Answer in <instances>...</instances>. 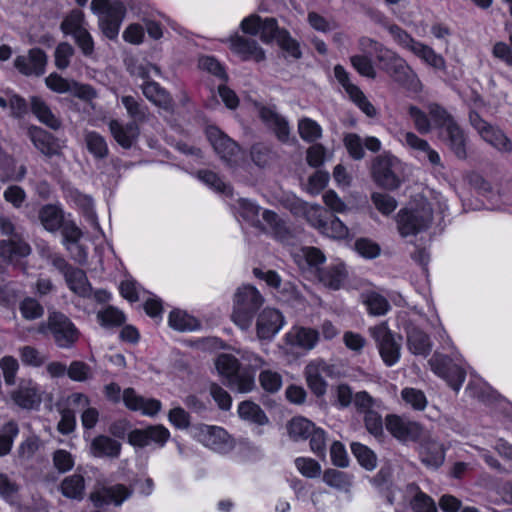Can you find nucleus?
<instances>
[{
	"mask_svg": "<svg viewBox=\"0 0 512 512\" xmlns=\"http://www.w3.org/2000/svg\"><path fill=\"white\" fill-rule=\"evenodd\" d=\"M91 10L98 16L99 28L111 40L118 37L126 8L120 0H92Z\"/></svg>",
	"mask_w": 512,
	"mask_h": 512,
	"instance_id": "f257e3e1",
	"label": "nucleus"
},
{
	"mask_svg": "<svg viewBox=\"0 0 512 512\" xmlns=\"http://www.w3.org/2000/svg\"><path fill=\"white\" fill-rule=\"evenodd\" d=\"M37 331L43 335H51L60 348H70L79 338V331L71 320L61 312H50L47 320L41 322Z\"/></svg>",
	"mask_w": 512,
	"mask_h": 512,
	"instance_id": "f03ea898",
	"label": "nucleus"
},
{
	"mask_svg": "<svg viewBox=\"0 0 512 512\" xmlns=\"http://www.w3.org/2000/svg\"><path fill=\"white\" fill-rule=\"evenodd\" d=\"M433 219L431 205L422 201L417 206L401 209L396 215L398 232L402 237L416 235L427 229Z\"/></svg>",
	"mask_w": 512,
	"mask_h": 512,
	"instance_id": "7ed1b4c3",
	"label": "nucleus"
},
{
	"mask_svg": "<svg viewBox=\"0 0 512 512\" xmlns=\"http://www.w3.org/2000/svg\"><path fill=\"white\" fill-rule=\"evenodd\" d=\"M263 302L264 299L256 288L252 286L239 288L235 294L234 310L231 315L233 322L242 330L248 329L255 312Z\"/></svg>",
	"mask_w": 512,
	"mask_h": 512,
	"instance_id": "20e7f679",
	"label": "nucleus"
},
{
	"mask_svg": "<svg viewBox=\"0 0 512 512\" xmlns=\"http://www.w3.org/2000/svg\"><path fill=\"white\" fill-rule=\"evenodd\" d=\"M91 403L90 398L81 392H73L61 397L55 404L60 415L57 429L62 434H70L76 427V411H81Z\"/></svg>",
	"mask_w": 512,
	"mask_h": 512,
	"instance_id": "39448f33",
	"label": "nucleus"
},
{
	"mask_svg": "<svg viewBox=\"0 0 512 512\" xmlns=\"http://www.w3.org/2000/svg\"><path fill=\"white\" fill-rule=\"evenodd\" d=\"M401 161L391 154L377 156L371 167V175L374 182L387 190H395L401 184L399 171Z\"/></svg>",
	"mask_w": 512,
	"mask_h": 512,
	"instance_id": "423d86ee",
	"label": "nucleus"
},
{
	"mask_svg": "<svg viewBox=\"0 0 512 512\" xmlns=\"http://www.w3.org/2000/svg\"><path fill=\"white\" fill-rule=\"evenodd\" d=\"M377 60L382 64L383 70L399 85L414 88L419 82L417 74L408 65L405 59L392 50L383 51Z\"/></svg>",
	"mask_w": 512,
	"mask_h": 512,
	"instance_id": "0eeeda50",
	"label": "nucleus"
},
{
	"mask_svg": "<svg viewBox=\"0 0 512 512\" xmlns=\"http://www.w3.org/2000/svg\"><path fill=\"white\" fill-rule=\"evenodd\" d=\"M369 333L376 342L383 362L389 367L395 365L401 355V338L397 339L385 323L369 328Z\"/></svg>",
	"mask_w": 512,
	"mask_h": 512,
	"instance_id": "6e6552de",
	"label": "nucleus"
},
{
	"mask_svg": "<svg viewBox=\"0 0 512 512\" xmlns=\"http://www.w3.org/2000/svg\"><path fill=\"white\" fill-rule=\"evenodd\" d=\"M385 426L387 431L401 442L424 441L430 438L429 432L418 422L396 414L386 416Z\"/></svg>",
	"mask_w": 512,
	"mask_h": 512,
	"instance_id": "1a4fd4ad",
	"label": "nucleus"
},
{
	"mask_svg": "<svg viewBox=\"0 0 512 512\" xmlns=\"http://www.w3.org/2000/svg\"><path fill=\"white\" fill-rule=\"evenodd\" d=\"M469 121L472 127L477 131L482 140L492 146L500 153L512 152V141L497 126H494L484 119L477 112H470Z\"/></svg>",
	"mask_w": 512,
	"mask_h": 512,
	"instance_id": "9d476101",
	"label": "nucleus"
},
{
	"mask_svg": "<svg viewBox=\"0 0 512 512\" xmlns=\"http://www.w3.org/2000/svg\"><path fill=\"white\" fill-rule=\"evenodd\" d=\"M0 231L9 237L7 240L0 241L1 257L11 260L14 257H25L30 254L29 244L21 238L9 217L0 216Z\"/></svg>",
	"mask_w": 512,
	"mask_h": 512,
	"instance_id": "9b49d317",
	"label": "nucleus"
},
{
	"mask_svg": "<svg viewBox=\"0 0 512 512\" xmlns=\"http://www.w3.org/2000/svg\"><path fill=\"white\" fill-rule=\"evenodd\" d=\"M287 432L294 441L310 439V448H324L326 445V434L323 429L318 428L313 422L305 417H293L287 423Z\"/></svg>",
	"mask_w": 512,
	"mask_h": 512,
	"instance_id": "f8f14e48",
	"label": "nucleus"
},
{
	"mask_svg": "<svg viewBox=\"0 0 512 512\" xmlns=\"http://www.w3.org/2000/svg\"><path fill=\"white\" fill-rule=\"evenodd\" d=\"M334 376L335 367L322 359L310 361L304 369L307 386L317 397L323 396L327 391L325 377Z\"/></svg>",
	"mask_w": 512,
	"mask_h": 512,
	"instance_id": "ddd939ff",
	"label": "nucleus"
},
{
	"mask_svg": "<svg viewBox=\"0 0 512 512\" xmlns=\"http://www.w3.org/2000/svg\"><path fill=\"white\" fill-rule=\"evenodd\" d=\"M429 365L436 375L443 378L455 391H459L466 377L465 371L459 365L438 352L430 358Z\"/></svg>",
	"mask_w": 512,
	"mask_h": 512,
	"instance_id": "4468645a",
	"label": "nucleus"
},
{
	"mask_svg": "<svg viewBox=\"0 0 512 512\" xmlns=\"http://www.w3.org/2000/svg\"><path fill=\"white\" fill-rule=\"evenodd\" d=\"M12 401L25 410H37L42 403V392L33 380L22 379L11 392Z\"/></svg>",
	"mask_w": 512,
	"mask_h": 512,
	"instance_id": "2eb2a0df",
	"label": "nucleus"
},
{
	"mask_svg": "<svg viewBox=\"0 0 512 512\" xmlns=\"http://www.w3.org/2000/svg\"><path fill=\"white\" fill-rule=\"evenodd\" d=\"M334 75L337 81L343 86L351 100L365 113L368 117H375L377 110L373 104L366 98L363 92L353 83H351L349 74L342 65L334 67Z\"/></svg>",
	"mask_w": 512,
	"mask_h": 512,
	"instance_id": "dca6fc26",
	"label": "nucleus"
},
{
	"mask_svg": "<svg viewBox=\"0 0 512 512\" xmlns=\"http://www.w3.org/2000/svg\"><path fill=\"white\" fill-rule=\"evenodd\" d=\"M207 137L215 152L228 164L236 163L241 152L239 146L217 127L207 129Z\"/></svg>",
	"mask_w": 512,
	"mask_h": 512,
	"instance_id": "f3484780",
	"label": "nucleus"
},
{
	"mask_svg": "<svg viewBox=\"0 0 512 512\" xmlns=\"http://www.w3.org/2000/svg\"><path fill=\"white\" fill-rule=\"evenodd\" d=\"M170 437V432L162 425L149 426L145 429H135L128 433V442L132 446L145 447L150 445L162 446Z\"/></svg>",
	"mask_w": 512,
	"mask_h": 512,
	"instance_id": "a211bd4d",
	"label": "nucleus"
},
{
	"mask_svg": "<svg viewBox=\"0 0 512 512\" xmlns=\"http://www.w3.org/2000/svg\"><path fill=\"white\" fill-rule=\"evenodd\" d=\"M284 324V316L279 310L265 308L257 317V336L261 340H271L281 330Z\"/></svg>",
	"mask_w": 512,
	"mask_h": 512,
	"instance_id": "6ab92c4d",
	"label": "nucleus"
},
{
	"mask_svg": "<svg viewBox=\"0 0 512 512\" xmlns=\"http://www.w3.org/2000/svg\"><path fill=\"white\" fill-rule=\"evenodd\" d=\"M47 55L39 48L30 49L28 55L17 56L14 60L15 68L26 76H41L45 72Z\"/></svg>",
	"mask_w": 512,
	"mask_h": 512,
	"instance_id": "aec40b11",
	"label": "nucleus"
},
{
	"mask_svg": "<svg viewBox=\"0 0 512 512\" xmlns=\"http://www.w3.org/2000/svg\"><path fill=\"white\" fill-rule=\"evenodd\" d=\"M122 399L129 410L138 411L150 417L157 415L162 408L159 400L145 398L139 395L133 388H126L122 393Z\"/></svg>",
	"mask_w": 512,
	"mask_h": 512,
	"instance_id": "412c9836",
	"label": "nucleus"
},
{
	"mask_svg": "<svg viewBox=\"0 0 512 512\" xmlns=\"http://www.w3.org/2000/svg\"><path fill=\"white\" fill-rule=\"evenodd\" d=\"M259 117L265 126L275 134L279 141L283 143L288 142L291 129L284 116L279 114L272 107H261L259 109Z\"/></svg>",
	"mask_w": 512,
	"mask_h": 512,
	"instance_id": "4be33fe9",
	"label": "nucleus"
},
{
	"mask_svg": "<svg viewBox=\"0 0 512 512\" xmlns=\"http://www.w3.org/2000/svg\"><path fill=\"white\" fill-rule=\"evenodd\" d=\"M131 495V491L122 484H117L110 487H103L94 491L90 495L93 504L100 507L111 502L120 505L125 499Z\"/></svg>",
	"mask_w": 512,
	"mask_h": 512,
	"instance_id": "5701e85b",
	"label": "nucleus"
},
{
	"mask_svg": "<svg viewBox=\"0 0 512 512\" xmlns=\"http://www.w3.org/2000/svg\"><path fill=\"white\" fill-rule=\"evenodd\" d=\"M28 136L33 145L43 155L52 157L58 155L60 146L52 134L43 130L42 128L32 126L28 129Z\"/></svg>",
	"mask_w": 512,
	"mask_h": 512,
	"instance_id": "b1692460",
	"label": "nucleus"
},
{
	"mask_svg": "<svg viewBox=\"0 0 512 512\" xmlns=\"http://www.w3.org/2000/svg\"><path fill=\"white\" fill-rule=\"evenodd\" d=\"M109 130L115 141L125 149L130 148L139 136V127L135 122H129L125 125L118 120L109 122Z\"/></svg>",
	"mask_w": 512,
	"mask_h": 512,
	"instance_id": "393cba45",
	"label": "nucleus"
},
{
	"mask_svg": "<svg viewBox=\"0 0 512 512\" xmlns=\"http://www.w3.org/2000/svg\"><path fill=\"white\" fill-rule=\"evenodd\" d=\"M232 51L238 54L243 60H264L265 53L255 40L246 39L241 36L232 37L230 40Z\"/></svg>",
	"mask_w": 512,
	"mask_h": 512,
	"instance_id": "a878e982",
	"label": "nucleus"
},
{
	"mask_svg": "<svg viewBox=\"0 0 512 512\" xmlns=\"http://www.w3.org/2000/svg\"><path fill=\"white\" fill-rule=\"evenodd\" d=\"M38 219L46 231L53 233L61 228L64 222V212L58 205L46 204L39 209Z\"/></svg>",
	"mask_w": 512,
	"mask_h": 512,
	"instance_id": "bb28decb",
	"label": "nucleus"
},
{
	"mask_svg": "<svg viewBox=\"0 0 512 512\" xmlns=\"http://www.w3.org/2000/svg\"><path fill=\"white\" fill-rule=\"evenodd\" d=\"M69 290L82 298H89L92 295V285L82 269L74 267L64 277Z\"/></svg>",
	"mask_w": 512,
	"mask_h": 512,
	"instance_id": "cd10ccee",
	"label": "nucleus"
},
{
	"mask_svg": "<svg viewBox=\"0 0 512 512\" xmlns=\"http://www.w3.org/2000/svg\"><path fill=\"white\" fill-rule=\"evenodd\" d=\"M347 272L343 264H335L317 270V277L325 287L338 290L346 279Z\"/></svg>",
	"mask_w": 512,
	"mask_h": 512,
	"instance_id": "c85d7f7f",
	"label": "nucleus"
},
{
	"mask_svg": "<svg viewBox=\"0 0 512 512\" xmlns=\"http://www.w3.org/2000/svg\"><path fill=\"white\" fill-rule=\"evenodd\" d=\"M286 342L292 346L312 349L319 338V333L310 328L293 327L285 336Z\"/></svg>",
	"mask_w": 512,
	"mask_h": 512,
	"instance_id": "c756f323",
	"label": "nucleus"
},
{
	"mask_svg": "<svg viewBox=\"0 0 512 512\" xmlns=\"http://www.w3.org/2000/svg\"><path fill=\"white\" fill-rule=\"evenodd\" d=\"M408 349L414 355L426 357L432 349L429 336L418 328H411L407 334Z\"/></svg>",
	"mask_w": 512,
	"mask_h": 512,
	"instance_id": "7c9ffc66",
	"label": "nucleus"
},
{
	"mask_svg": "<svg viewBox=\"0 0 512 512\" xmlns=\"http://www.w3.org/2000/svg\"><path fill=\"white\" fill-rule=\"evenodd\" d=\"M144 96L156 106L165 110L172 108V99L165 89L156 82H145L142 87Z\"/></svg>",
	"mask_w": 512,
	"mask_h": 512,
	"instance_id": "2f4dec72",
	"label": "nucleus"
},
{
	"mask_svg": "<svg viewBox=\"0 0 512 512\" xmlns=\"http://www.w3.org/2000/svg\"><path fill=\"white\" fill-rule=\"evenodd\" d=\"M404 142L409 148L424 152L432 165L442 167L440 155L430 147L426 140L418 137L413 132H405Z\"/></svg>",
	"mask_w": 512,
	"mask_h": 512,
	"instance_id": "473e14b6",
	"label": "nucleus"
},
{
	"mask_svg": "<svg viewBox=\"0 0 512 512\" xmlns=\"http://www.w3.org/2000/svg\"><path fill=\"white\" fill-rule=\"evenodd\" d=\"M412 53L435 70H446L445 59L441 54L436 53L430 46L419 42L416 47L413 48Z\"/></svg>",
	"mask_w": 512,
	"mask_h": 512,
	"instance_id": "72a5a7b5",
	"label": "nucleus"
},
{
	"mask_svg": "<svg viewBox=\"0 0 512 512\" xmlns=\"http://www.w3.org/2000/svg\"><path fill=\"white\" fill-rule=\"evenodd\" d=\"M445 129L448 135L450 148L459 159H465L467 156L466 138L463 130L455 121L450 122Z\"/></svg>",
	"mask_w": 512,
	"mask_h": 512,
	"instance_id": "f704fd0d",
	"label": "nucleus"
},
{
	"mask_svg": "<svg viewBox=\"0 0 512 512\" xmlns=\"http://www.w3.org/2000/svg\"><path fill=\"white\" fill-rule=\"evenodd\" d=\"M238 415L241 419L257 425H265L269 422L262 408L251 401H243L239 404Z\"/></svg>",
	"mask_w": 512,
	"mask_h": 512,
	"instance_id": "c9c22d12",
	"label": "nucleus"
},
{
	"mask_svg": "<svg viewBox=\"0 0 512 512\" xmlns=\"http://www.w3.org/2000/svg\"><path fill=\"white\" fill-rule=\"evenodd\" d=\"M31 109L35 116L43 124L47 125L51 129H58L61 125L59 119L52 113L48 105L39 97L31 98Z\"/></svg>",
	"mask_w": 512,
	"mask_h": 512,
	"instance_id": "e433bc0d",
	"label": "nucleus"
},
{
	"mask_svg": "<svg viewBox=\"0 0 512 512\" xmlns=\"http://www.w3.org/2000/svg\"><path fill=\"white\" fill-rule=\"evenodd\" d=\"M203 442L206 446L231 445V437L225 429L218 426L203 425L200 428Z\"/></svg>",
	"mask_w": 512,
	"mask_h": 512,
	"instance_id": "4c0bfd02",
	"label": "nucleus"
},
{
	"mask_svg": "<svg viewBox=\"0 0 512 512\" xmlns=\"http://www.w3.org/2000/svg\"><path fill=\"white\" fill-rule=\"evenodd\" d=\"M407 491L413 495L410 501L413 512H437L434 500L420 491L418 486L410 484L407 486Z\"/></svg>",
	"mask_w": 512,
	"mask_h": 512,
	"instance_id": "58836bf2",
	"label": "nucleus"
},
{
	"mask_svg": "<svg viewBox=\"0 0 512 512\" xmlns=\"http://www.w3.org/2000/svg\"><path fill=\"white\" fill-rule=\"evenodd\" d=\"M215 367L218 374L227 380V384L239 372V362L230 354L219 355L215 360Z\"/></svg>",
	"mask_w": 512,
	"mask_h": 512,
	"instance_id": "ea45409f",
	"label": "nucleus"
},
{
	"mask_svg": "<svg viewBox=\"0 0 512 512\" xmlns=\"http://www.w3.org/2000/svg\"><path fill=\"white\" fill-rule=\"evenodd\" d=\"M169 326L175 330L193 331L199 327V322L194 317L181 310H173L169 314Z\"/></svg>",
	"mask_w": 512,
	"mask_h": 512,
	"instance_id": "a19ab883",
	"label": "nucleus"
},
{
	"mask_svg": "<svg viewBox=\"0 0 512 512\" xmlns=\"http://www.w3.org/2000/svg\"><path fill=\"white\" fill-rule=\"evenodd\" d=\"M363 303L369 313L374 316L386 314L390 309L388 300L377 292H368L362 295Z\"/></svg>",
	"mask_w": 512,
	"mask_h": 512,
	"instance_id": "79ce46f5",
	"label": "nucleus"
},
{
	"mask_svg": "<svg viewBox=\"0 0 512 512\" xmlns=\"http://www.w3.org/2000/svg\"><path fill=\"white\" fill-rule=\"evenodd\" d=\"M85 143L88 151L96 158H105L108 155V146L103 136L95 131L85 133Z\"/></svg>",
	"mask_w": 512,
	"mask_h": 512,
	"instance_id": "37998d69",
	"label": "nucleus"
},
{
	"mask_svg": "<svg viewBox=\"0 0 512 512\" xmlns=\"http://www.w3.org/2000/svg\"><path fill=\"white\" fill-rule=\"evenodd\" d=\"M62 32L74 36L78 31H83L85 27V16L80 10H73L62 21L60 26Z\"/></svg>",
	"mask_w": 512,
	"mask_h": 512,
	"instance_id": "c03bdc74",
	"label": "nucleus"
},
{
	"mask_svg": "<svg viewBox=\"0 0 512 512\" xmlns=\"http://www.w3.org/2000/svg\"><path fill=\"white\" fill-rule=\"evenodd\" d=\"M238 213L251 225L257 228H264L260 220V207L255 203L247 199H240L238 201Z\"/></svg>",
	"mask_w": 512,
	"mask_h": 512,
	"instance_id": "a18cd8bd",
	"label": "nucleus"
},
{
	"mask_svg": "<svg viewBox=\"0 0 512 512\" xmlns=\"http://www.w3.org/2000/svg\"><path fill=\"white\" fill-rule=\"evenodd\" d=\"M64 496L72 499H81L84 492V479L81 475H72L65 478L61 484Z\"/></svg>",
	"mask_w": 512,
	"mask_h": 512,
	"instance_id": "49530a36",
	"label": "nucleus"
},
{
	"mask_svg": "<svg viewBox=\"0 0 512 512\" xmlns=\"http://www.w3.org/2000/svg\"><path fill=\"white\" fill-rule=\"evenodd\" d=\"M298 132L300 137L307 142H314L322 136L321 126L308 117L299 120Z\"/></svg>",
	"mask_w": 512,
	"mask_h": 512,
	"instance_id": "de8ad7c7",
	"label": "nucleus"
},
{
	"mask_svg": "<svg viewBox=\"0 0 512 512\" xmlns=\"http://www.w3.org/2000/svg\"><path fill=\"white\" fill-rule=\"evenodd\" d=\"M401 398L406 405L417 411H423L428 404L424 392L412 387L404 388L401 391Z\"/></svg>",
	"mask_w": 512,
	"mask_h": 512,
	"instance_id": "09e8293b",
	"label": "nucleus"
},
{
	"mask_svg": "<svg viewBox=\"0 0 512 512\" xmlns=\"http://www.w3.org/2000/svg\"><path fill=\"white\" fill-rule=\"evenodd\" d=\"M262 219L266 223V226L262 224L264 228L262 230L269 229L271 230L277 237H284L288 234V228L286 223L274 212L271 210H264L262 212Z\"/></svg>",
	"mask_w": 512,
	"mask_h": 512,
	"instance_id": "8fccbe9b",
	"label": "nucleus"
},
{
	"mask_svg": "<svg viewBox=\"0 0 512 512\" xmlns=\"http://www.w3.org/2000/svg\"><path fill=\"white\" fill-rule=\"evenodd\" d=\"M121 101L126 108L129 117L133 119L132 122L137 124V122H143L146 120L148 109L145 105L132 96H123Z\"/></svg>",
	"mask_w": 512,
	"mask_h": 512,
	"instance_id": "3c124183",
	"label": "nucleus"
},
{
	"mask_svg": "<svg viewBox=\"0 0 512 512\" xmlns=\"http://www.w3.org/2000/svg\"><path fill=\"white\" fill-rule=\"evenodd\" d=\"M19 356L24 365L31 367H40L48 359L45 353L28 345L19 348Z\"/></svg>",
	"mask_w": 512,
	"mask_h": 512,
	"instance_id": "603ef678",
	"label": "nucleus"
},
{
	"mask_svg": "<svg viewBox=\"0 0 512 512\" xmlns=\"http://www.w3.org/2000/svg\"><path fill=\"white\" fill-rule=\"evenodd\" d=\"M67 376L75 382H86L93 378V370L87 363L75 360L68 366Z\"/></svg>",
	"mask_w": 512,
	"mask_h": 512,
	"instance_id": "864d4df0",
	"label": "nucleus"
},
{
	"mask_svg": "<svg viewBox=\"0 0 512 512\" xmlns=\"http://www.w3.org/2000/svg\"><path fill=\"white\" fill-rule=\"evenodd\" d=\"M320 233L333 239H345L349 236V229L339 218L332 217L325 222Z\"/></svg>",
	"mask_w": 512,
	"mask_h": 512,
	"instance_id": "5fc2aeb1",
	"label": "nucleus"
},
{
	"mask_svg": "<svg viewBox=\"0 0 512 512\" xmlns=\"http://www.w3.org/2000/svg\"><path fill=\"white\" fill-rule=\"evenodd\" d=\"M127 70L132 76L141 79H147L152 71L156 75L160 74V69L157 66L147 61H140L136 59H129L127 63Z\"/></svg>",
	"mask_w": 512,
	"mask_h": 512,
	"instance_id": "6e6d98bb",
	"label": "nucleus"
},
{
	"mask_svg": "<svg viewBox=\"0 0 512 512\" xmlns=\"http://www.w3.org/2000/svg\"><path fill=\"white\" fill-rule=\"evenodd\" d=\"M306 221L319 232L324 227L327 219V212L318 204L308 205L305 214L303 216Z\"/></svg>",
	"mask_w": 512,
	"mask_h": 512,
	"instance_id": "4d7b16f0",
	"label": "nucleus"
},
{
	"mask_svg": "<svg viewBox=\"0 0 512 512\" xmlns=\"http://www.w3.org/2000/svg\"><path fill=\"white\" fill-rule=\"evenodd\" d=\"M352 67L361 75L367 78L374 79L376 77V70L373 65L372 59L366 55H354L350 57Z\"/></svg>",
	"mask_w": 512,
	"mask_h": 512,
	"instance_id": "13d9d810",
	"label": "nucleus"
},
{
	"mask_svg": "<svg viewBox=\"0 0 512 512\" xmlns=\"http://www.w3.org/2000/svg\"><path fill=\"white\" fill-rule=\"evenodd\" d=\"M19 310L26 320H35L44 314L43 306L32 297L24 298L19 305Z\"/></svg>",
	"mask_w": 512,
	"mask_h": 512,
	"instance_id": "bf43d9fd",
	"label": "nucleus"
},
{
	"mask_svg": "<svg viewBox=\"0 0 512 512\" xmlns=\"http://www.w3.org/2000/svg\"><path fill=\"white\" fill-rule=\"evenodd\" d=\"M75 53L74 48L67 42L57 45L54 52V63L59 70H64L70 65V60Z\"/></svg>",
	"mask_w": 512,
	"mask_h": 512,
	"instance_id": "052dcab7",
	"label": "nucleus"
},
{
	"mask_svg": "<svg viewBox=\"0 0 512 512\" xmlns=\"http://www.w3.org/2000/svg\"><path fill=\"white\" fill-rule=\"evenodd\" d=\"M97 318L102 326H120L125 322V315L122 311L113 306L97 313Z\"/></svg>",
	"mask_w": 512,
	"mask_h": 512,
	"instance_id": "680f3d73",
	"label": "nucleus"
},
{
	"mask_svg": "<svg viewBox=\"0 0 512 512\" xmlns=\"http://www.w3.org/2000/svg\"><path fill=\"white\" fill-rule=\"evenodd\" d=\"M379 409L380 408L370 409L364 413L365 427L369 433L375 437L383 435V420Z\"/></svg>",
	"mask_w": 512,
	"mask_h": 512,
	"instance_id": "e2e57ef3",
	"label": "nucleus"
},
{
	"mask_svg": "<svg viewBox=\"0 0 512 512\" xmlns=\"http://www.w3.org/2000/svg\"><path fill=\"white\" fill-rule=\"evenodd\" d=\"M371 201L376 209L383 215H390L398 205L394 197L379 192H375L371 195Z\"/></svg>",
	"mask_w": 512,
	"mask_h": 512,
	"instance_id": "0e129e2a",
	"label": "nucleus"
},
{
	"mask_svg": "<svg viewBox=\"0 0 512 512\" xmlns=\"http://www.w3.org/2000/svg\"><path fill=\"white\" fill-rule=\"evenodd\" d=\"M408 114L414 123L415 129L420 134H428L431 131V123L428 116L417 106L410 105L408 107Z\"/></svg>",
	"mask_w": 512,
	"mask_h": 512,
	"instance_id": "69168bd1",
	"label": "nucleus"
},
{
	"mask_svg": "<svg viewBox=\"0 0 512 512\" xmlns=\"http://www.w3.org/2000/svg\"><path fill=\"white\" fill-rule=\"evenodd\" d=\"M343 143L349 155L355 159L360 160L364 157L365 152L363 149V142L361 137L356 133H348L344 136Z\"/></svg>",
	"mask_w": 512,
	"mask_h": 512,
	"instance_id": "338daca9",
	"label": "nucleus"
},
{
	"mask_svg": "<svg viewBox=\"0 0 512 512\" xmlns=\"http://www.w3.org/2000/svg\"><path fill=\"white\" fill-rule=\"evenodd\" d=\"M262 388L270 393L277 392L282 386V377L278 372L264 370L259 375Z\"/></svg>",
	"mask_w": 512,
	"mask_h": 512,
	"instance_id": "774afa93",
	"label": "nucleus"
}]
</instances>
